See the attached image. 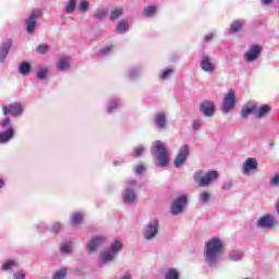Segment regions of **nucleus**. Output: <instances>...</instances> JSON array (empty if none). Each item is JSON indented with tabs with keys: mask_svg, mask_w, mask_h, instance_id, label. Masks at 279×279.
<instances>
[{
	"mask_svg": "<svg viewBox=\"0 0 279 279\" xmlns=\"http://www.w3.org/2000/svg\"><path fill=\"white\" fill-rule=\"evenodd\" d=\"M215 37V34L213 33H209L205 36V40L209 41V40H213V38Z\"/></svg>",
	"mask_w": 279,
	"mask_h": 279,
	"instance_id": "864d4df0",
	"label": "nucleus"
},
{
	"mask_svg": "<svg viewBox=\"0 0 279 279\" xmlns=\"http://www.w3.org/2000/svg\"><path fill=\"white\" fill-rule=\"evenodd\" d=\"M272 1L274 0H262V3H264V5H269Z\"/></svg>",
	"mask_w": 279,
	"mask_h": 279,
	"instance_id": "6e6d98bb",
	"label": "nucleus"
},
{
	"mask_svg": "<svg viewBox=\"0 0 279 279\" xmlns=\"http://www.w3.org/2000/svg\"><path fill=\"white\" fill-rule=\"evenodd\" d=\"M159 222L157 219L151 220L144 228L143 236L146 241H154L158 236Z\"/></svg>",
	"mask_w": 279,
	"mask_h": 279,
	"instance_id": "0eeeda50",
	"label": "nucleus"
},
{
	"mask_svg": "<svg viewBox=\"0 0 279 279\" xmlns=\"http://www.w3.org/2000/svg\"><path fill=\"white\" fill-rule=\"evenodd\" d=\"M120 250H123V243L121 241L116 240L109 250L105 251L100 255L101 263H110L114 260L117 254H119Z\"/></svg>",
	"mask_w": 279,
	"mask_h": 279,
	"instance_id": "39448f33",
	"label": "nucleus"
},
{
	"mask_svg": "<svg viewBox=\"0 0 279 279\" xmlns=\"http://www.w3.org/2000/svg\"><path fill=\"white\" fill-rule=\"evenodd\" d=\"M2 128H8L10 125V118H5L3 121L0 122Z\"/></svg>",
	"mask_w": 279,
	"mask_h": 279,
	"instance_id": "3c124183",
	"label": "nucleus"
},
{
	"mask_svg": "<svg viewBox=\"0 0 279 279\" xmlns=\"http://www.w3.org/2000/svg\"><path fill=\"white\" fill-rule=\"evenodd\" d=\"M145 171V167L143 165H138L135 168V173H137L138 175H141V173H143Z\"/></svg>",
	"mask_w": 279,
	"mask_h": 279,
	"instance_id": "8fccbe9b",
	"label": "nucleus"
},
{
	"mask_svg": "<svg viewBox=\"0 0 279 279\" xmlns=\"http://www.w3.org/2000/svg\"><path fill=\"white\" fill-rule=\"evenodd\" d=\"M171 73H173V70H171V69L163 70V72L160 75L161 80L169 78V75H171Z\"/></svg>",
	"mask_w": 279,
	"mask_h": 279,
	"instance_id": "49530a36",
	"label": "nucleus"
},
{
	"mask_svg": "<svg viewBox=\"0 0 279 279\" xmlns=\"http://www.w3.org/2000/svg\"><path fill=\"white\" fill-rule=\"evenodd\" d=\"M144 151H145V147L137 146V147L134 148L133 156L135 158H138L140 156H143Z\"/></svg>",
	"mask_w": 279,
	"mask_h": 279,
	"instance_id": "ea45409f",
	"label": "nucleus"
},
{
	"mask_svg": "<svg viewBox=\"0 0 279 279\" xmlns=\"http://www.w3.org/2000/svg\"><path fill=\"white\" fill-rule=\"evenodd\" d=\"M155 125L158 130L167 128V113L160 111L155 114Z\"/></svg>",
	"mask_w": 279,
	"mask_h": 279,
	"instance_id": "a211bd4d",
	"label": "nucleus"
},
{
	"mask_svg": "<svg viewBox=\"0 0 279 279\" xmlns=\"http://www.w3.org/2000/svg\"><path fill=\"white\" fill-rule=\"evenodd\" d=\"M89 8H90V1H88V0H81L78 2V12L86 13V12H88Z\"/></svg>",
	"mask_w": 279,
	"mask_h": 279,
	"instance_id": "c85d7f7f",
	"label": "nucleus"
},
{
	"mask_svg": "<svg viewBox=\"0 0 279 279\" xmlns=\"http://www.w3.org/2000/svg\"><path fill=\"white\" fill-rule=\"evenodd\" d=\"M232 186H234V184L232 183V181H225L222 183V191H232Z\"/></svg>",
	"mask_w": 279,
	"mask_h": 279,
	"instance_id": "79ce46f5",
	"label": "nucleus"
},
{
	"mask_svg": "<svg viewBox=\"0 0 279 279\" xmlns=\"http://www.w3.org/2000/svg\"><path fill=\"white\" fill-rule=\"evenodd\" d=\"M136 75H138V70H136V69H133L129 72L130 80H134V77H136Z\"/></svg>",
	"mask_w": 279,
	"mask_h": 279,
	"instance_id": "09e8293b",
	"label": "nucleus"
},
{
	"mask_svg": "<svg viewBox=\"0 0 279 279\" xmlns=\"http://www.w3.org/2000/svg\"><path fill=\"white\" fill-rule=\"evenodd\" d=\"M14 278L15 279H25V275L23 272H15Z\"/></svg>",
	"mask_w": 279,
	"mask_h": 279,
	"instance_id": "603ef678",
	"label": "nucleus"
},
{
	"mask_svg": "<svg viewBox=\"0 0 279 279\" xmlns=\"http://www.w3.org/2000/svg\"><path fill=\"white\" fill-rule=\"evenodd\" d=\"M221 250H223V241L219 238H213L206 243L205 247V263L209 265V267H215L217 265V260H219V256H221Z\"/></svg>",
	"mask_w": 279,
	"mask_h": 279,
	"instance_id": "f257e3e1",
	"label": "nucleus"
},
{
	"mask_svg": "<svg viewBox=\"0 0 279 279\" xmlns=\"http://www.w3.org/2000/svg\"><path fill=\"white\" fill-rule=\"evenodd\" d=\"M14 267H17L16 260L9 259L2 265L3 271H10V269H14Z\"/></svg>",
	"mask_w": 279,
	"mask_h": 279,
	"instance_id": "7c9ffc66",
	"label": "nucleus"
},
{
	"mask_svg": "<svg viewBox=\"0 0 279 279\" xmlns=\"http://www.w3.org/2000/svg\"><path fill=\"white\" fill-rule=\"evenodd\" d=\"M113 165H116V166H117V165H118V163H117V161H114V162H113Z\"/></svg>",
	"mask_w": 279,
	"mask_h": 279,
	"instance_id": "13d9d810",
	"label": "nucleus"
},
{
	"mask_svg": "<svg viewBox=\"0 0 279 279\" xmlns=\"http://www.w3.org/2000/svg\"><path fill=\"white\" fill-rule=\"evenodd\" d=\"M43 16V10L34 9L29 17L25 21L27 34H32L36 29V21Z\"/></svg>",
	"mask_w": 279,
	"mask_h": 279,
	"instance_id": "6e6552de",
	"label": "nucleus"
},
{
	"mask_svg": "<svg viewBox=\"0 0 279 279\" xmlns=\"http://www.w3.org/2000/svg\"><path fill=\"white\" fill-rule=\"evenodd\" d=\"M4 184H5V182H3L2 179H0V189H3Z\"/></svg>",
	"mask_w": 279,
	"mask_h": 279,
	"instance_id": "4d7b16f0",
	"label": "nucleus"
},
{
	"mask_svg": "<svg viewBox=\"0 0 279 279\" xmlns=\"http://www.w3.org/2000/svg\"><path fill=\"white\" fill-rule=\"evenodd\" d=\"M269 112H271V107H269V105H264V106L258 108L255 104V117H256V119H263V118L267 117V114H269Z\"/></svg>",
	"mask_w": 279,
	"mask_h": 279,
	"instance_id": "412c9836",
	"label": "nucleus"
},
{
	"mask_svg": "<svg viewBox=\"0 0 279 279\" xmlns=\"http://www.w3.org/2000/svg\"><path fill=\"white\" fill-rule=\"evenodd\" d=\"M202 125H204V121L202 120H193L192 122V130H202Z\"/></svg>",
	"mask_w": 279,
	"mask_h": 279,
	"instance_id": "a19ab883",
	"label": "nucleus"
},
{
	"mask_svg": "<svg viewBox=\"0 0 279 279\" xmlns=\"http://www.w3.org/2000/svg\"><path fill=\"white\" fill-rule=\"evenodd\" d=\"M112 46H107L100 50V56H110L112 53Z\"/></svg>",
	"mask_w": 279,
	"mask_h": 279,
	"instance_id": "a18cd8bd",
	"label": "nucleus"
},
{
	"mask_svg": "<svg viewBox=\"0 0 279 279\" xmlns=\"http://www.w3.org/2000/svg\"><path fill=\"white\" fill-rule=\"evenodd\" d=\"M256 169H258V161L256 158L251 157L242 163L241 171L243 175H251Z\"/></svg>",
	"mask_w": 279,
	"mask_h": 279,
	"instance_id": "9b49d317",
	"label": "nucleus"
},
{
	"mask_svg": "<svg viewBox=\"0 0 279 279\" xmlns=\"http://www.w3.org/2000/svg\"><path fill=\"white\" fill-rule=\"evenodd\" d=\"M123 15V9L118 8L111 12L110 21H117V19Z\"/></svg>",
	"mask_w": 279,
	"mask_h": 279,
	"instance_id": "f704fd0d",
	"label": "nucleus"
},
{
	"mask_svg": "<svg viewBox=\"0 0 279 279\" xmlns=\"http://www.w3.org/2000/svg\"><path fill=\"white\" fill-rule=\"evenodd\" d=\"M105 242H106V238L101 235L95 236L87 243L86 245L87 252L89 254H93V252H96L97 247H99L100 245H104Z\"/></svg>",
	"mask_w": 279,
	"mask_h": 279,
	"instance_id": "dca6fc26",
	"label": "nucleus"
},
{
	"mask_svg": "<svg viewBox=\"0 0 279 279\" xmlns=\"http://www.w3.org/2000/svg\"><path fill=\"white\" fill-rule=\"evenodd\" d=\"M199 110L205 117H213V114H215V102L208 100L203 101Z\"/></svg>",
	"mask_w": 279,
	"mask_h": 279,
	"instance_id": "f3484780",
	"label": "nucleus"
},
{
	"mask_svg": "<svg viewBox=\"0 0 279 279\" xmlns=\"http://www.w3.org/2000/svg\"><path fill=\"white\" fill-rule=\"evenodd\" d=\"M59 71H66L71 66V59L69 57H61L57 64Z\"/></svg>",
	"mask_w": 279,
	"mask_h": 279,
	"instance_id": "5701e85b",
	"label": "nucleus"
},
{
	"mask_svg": "<svg viewBox=\"0 0 279 279\" xmlns=\"http://www.w3.org/2000/svg\"><path fill=\"white\" fill-rule=\"evenodd\" d=\"M243 256V251H231L229 253L230 260H233L234 263H238V260H242Z\"/></svg>",
	"mask_w": 279,
	"mask_h": 279,
	"instance_id": "393cba45",
	"label": "nucleus"
},
{
	"mask_svg": "<svg viewBox=\"0 0 279 279\" xmlns=\"http://www.w3.org/2000/svg\"><path fill=\"white\" fill-rule=\"evenodd\" d=\"M15 131L12 128H9L7 131L0 133V145L9 143L14 138Z\"/></svg>",
	"mask_w": 279,
	"mask_h": 279,
	"instance_id": "4be33fe9",
	"label": "nucleus"
},
{
	"mask_svg": "<svg viewBox=\"0 0 279 279\" xmlns=\"http://www.w3.org/2000/svg\"><path fill=\"white\" fill-rule=\"evenodd\" d=\"M276 223V219L274 218L272 215L268 214L265 216H262L257 220V228H264L265 230H270V228H274Z\"/></svg>",
	"mask_w": 279,
	"mask_h": 279,
	"instance_id": "2eb2a0df",
	"label": "nucleus"
},
{
	"mask_svg": "<svg viewBox=\"0 0 279 279\" xmlns=\"http://www.w3.org/2000/svg\"><path fill=\"white\" fill-rule=\"evenodd\" d=\"M75 5H77V1L76 0H69L68 4L65 5L64 11L68 14H73V12H75Z\"/></svg>",
	"mask_w": 279,
	"mask_h": 279,
	"instance_id": "c756f323",
	"label": "nucleus"
},
{
	"mask_svg": "<svg viewBox=\"0 0 279 279\" xmlns=\"http://www.w3.org/2000/svg\"><path fill=\"white\" fill-rule=\"evenodd\" d=\"M219 179V172L211 170L208 172L204 171H197L194 174V181L197 182L198 186L205 187V186H210L213 182H216V180Z\"/></svg>",
	"mask_w": 279,
	"mask_h": 279,
	"instance_id": "7ed1b4c3",
	"label": "nucleus"
},
{
	"mask_svg": "<svg viewBox=\"0 0 279 279\" xmlns=\"http://www.w3.org/2000/svg\"><path fill=\"white\" fill-rule=\"evenodd\" d=\"M10 49H12V39H7L0 46V62H3L5 58H8V53H10Z\"/></svg>",
	"mask_w": 279,
	"mask_h": 279,
	"instance_id": "6ab92c4d",
	"label": "nucleus"
},
{
	"mask_svg": "<svg viewBox=\"0 0 279 279\" xmlns=\"http://www.w3.org/2000/svg\"><path fill=\"white\" fill-rule=\"evenodd\" d=\"M138 187V183L136 180H128L125 182V189L122 193V199L125 204H134L137 199L136 189Z\"/></svg>",
	"mask_w": 279,
	"mask_h": 279,
	"instance_id": "20e7f679",
	"label": "nucleus"
},
{
	"mask_svg": "<svg viewBox=\"0 0 279 279\" xmlns=\"http://www.w3.org/2000/svg\"><path fill=\"white\" fill-rule=\"evenodd\" d=\"M201 69L205 73L213 74L215 71H217V66H215V63H213V58L208 57V54H204L201 60Z\"/></svg>",
	"mask_w": 279,
	"mask_h": 279,
	"instance_id": "4468645a",
	"label": "nucleus"
},
{
	"mask_svg": "<svg viewBox=\"0 0 279 279\" xmlns=\"http://www.w3.org/2000/svg\"><path fill=\"white\" fill-rule=\"evenodd\" d=\"M61 254H71L73 252V242H63L60 246Z\"/></svg>",
	"mask_w": 279,
	"mask_h": 279,
	"instance_id": "a878e982",
	"label": "nucleus"
},
{
	"mask_svg": "<svg viewBox=\"0 0 279 279\" xmlns=\"http://www.w3.org/2000/svg\"><path fill=\"white\" fill-rule=\"evenodd\" d=\"M83 219H84V214L76 213L72 216V223L74 226H77L78 223H82Z\"/></svg>",
	"mask_w": 279,
	"mask_h": 279,
	"instance_id": "c9c22d12",
	"label": "nucleus"
},
{
	"mask_svg": "<svg viewBox=\"0 0 279 279\" xmlns=\"http://www.w3.org/2000/svg\"><path fill=\"white\" fill-rule=\"evenodd\" d=\"M243 27V21L236 20L231 24V33L236 34Z\"/></svg>",
	"mask_w": 279,
	"mask_h": 279,
	"instance_id": "2f4dec72",
	"label": "nucleus"
},
{
	"mask_svg": "<svg viewBox=\"0 0 279 279\" xmlns=\"http://www.w3.org/2000/svg\"><path fill=\"white\" fill-rule=\"evenodd\" d=\"M2 112L4 116L11 114V117H21V114H23V106L19 102L3 106Z\"/></svg>",
	"mask_w": 279,
	"mask_h": 279,
	"instance_id": "f8f14e48",
	"label": "nucleus"
},
{
	"mask_svg": "<svg viewBox=\"0 0 279 279\" xmlns=\"http://www.w3.org/2000/svg\"><path fill=\"white\" fill-rule=\"evenodd\" d=\"M250 114L256 117V102H248L241 111L242 119H248Z\"/></svg>",
	"mask_w": 279,
	"mask_h": 279,
	"instance_id": "aec40b11",
	"label": "nucleus"
},
{
	"mask_svg": "<svg viewBox=\"0 0 279 279\" xmlns=\"http://www.w3.org/2000/svg\"><path fill=\"white\" fill-rule=\"evenodd\" d=\"M106 14H108V11H106L105 9H99L96 11L95 17L101 21L102 19L106 17Z\"/></svg>",
	"mask_w": 279,
	"mask_h": 279,
	"instance_id": "58836bf2",
	"label": "nucleus"
},
{
	"mask_svg": "<svg viewBox=\"0 0 279 279\" xmlns=\"http://www.w3.org/2000/svg\"><path fill=\"white\" fill-rule=\"evenodd\" d=\"M120 279H132V275H130V272H126Z\"/></svg>",
	"mask_w": 279,
	"mask_h": 279,
	"instance_id": "5fc2aeb1",
	"label": "nucleus"
},
{
	"mask_svg": "<svg viewBox=\"0 0 279 279\" xmlns=\"http://www.w3.org/2000/svg\"><path fill=\"white\" fill-rule=\"evenodd\" d=\"M151 155L157 167L165 168L169 166V150H167V146L161 141H156L153 144Z\"/></svg>",
	"mask_w": 279,
	"mask_h": 279,
	"instance_id": "f03ea898",
	"label": "nucleus"
},
{
	"mask_svg": "<svg viewBox=\"0 0 279 279\" xmlns=\"http://www.w3.org/2000/svg\"><path fill=\"white\" fill-rule=\"evenodd\" d=\"M189 199L186 198V195H181L177 199L173 201L171 205V215L178 216L182 215V211L184 210V206H186Z\"/></svg>",
	"mask_w": 279,
	"mask_h": 279,
	"instance_id": "9d476101",
	"label": "nucleus"
},
{
	"mask_svg": "<svg viewBox=\"0 0 279 279\" xmlns=\"http://www.w3.org/2000/svg\"><path fill=\"white\" fill-rule=\"evenodd\" d=\"M234 106H236V95L234 94V89H230L223 97L221 108L223 114H228L230 110H233Z\"/></svg>",
	"mask_w": 279,
	"mask_h": 279,
	"instance_id": "423d86ee",
	"label": "nucleus"
},
{
	"mask_svg": "<svg viewBox=\"0 0 279 279\" xmlns=\"http://www.w3.org/2000/svg\"><path fill=\"white\" fill-rule=\"evenodd\" d=\"M119 106H121V101H119V99H113L109 102L107 110L108 112H114Z\"/></svg>",
	"mask_w": 279,
	"mask_h": 279,
	"instance_id": "473e14b6",
	"label": "nucleus"
},
{
	"mask_svg": "<svg viewBox=\"0 0 279 279\" xmlns=\"http://www.w3.org/2000/svg\"><path fill=\"white\" fill-rule=\"evenodd\" d=\"M36 75L38 80H47V75H49V70L47 68H41Z\"/></svg>",
	"mask_w": 279,
	"mask_h": 279,
	"instance_id": "e433bc0d",
	"label": "nucleus"
},
{
	"mask_svg": "<svg viewBox=\"0 0 279 279\" xmlns=\"http://www.w3.org/2000/svg\"><path fill=\"white\" fill-rule=\"evenodd\" d=\"M165 279H180V272L174 268H170L166 271Z\"/></svg>",
	"mask_w": 279,
	"mask_h": 279,
	"instance_id": "cd10ccee",
	"label": "nucleus"
},
{
	"mask_svg": "<svg viewBox=\"0 0 279 279\" xmlns=\"http://www.w3.org/2000/svg\"><path fill=\"white\" fill-rule=\"evenodd\" d=\"M189 154H191V148L189 147V145L184 144L183 146H181L174 159V167L177 169H180V167H182V165L186 162V159L189 158Z\"/></svg>",
	"mask_w": 279,
	"mask_h": 279,
	"instance_id": "1a4fd4ad",
	"label": "nucleus"
},
{
	"mask_svg": "<svg viewBox=\"0 0 279 279\" xmlns=\"http://www.w3.org/2000/svg\"><path fill=\"white\" fill-rule=\"evenodd\" d=\"M62 227L60 226V222H56L54 225H52V229L51 231L54 233V234H58V232H60V229Z\"/></svg>",
	"mask_w": 279,
	"mask_h": 279,
	"instance_id": "de8ad7c7",
	"label": "nucleus"
},
{
	"mask_svg": "<svg viewBox=\"0 0 279 279\" xmlns=\"http://www.w3.org/2000/svg\"><path fill=\"white\" fill-rule=\"evenodd\" d=\"M144 12L146 16H154L156 14V7H148Z\"/></svg>",
	"mask_w": 279,
	"mask_h": 279,
	"instance_id": "37998d69",
	"label": "nucleus"
},
{
	"mask_svg": "<svg viewBox=\"0 0 279 279\" xmlns=\"http://www.w3.org/2000/svg\"><path fill=\"white\" fill-rule=\"evenodd\" d=\"M198 202L199 204H208L210 202V193L208 192H203L198 196Z\"/></svg>",
	"mask_w": 279,
	"mask_h": 279,
	"instance_id": "72a5a7b5",
	"label": "nucleus"
},
{
	"mask_svg": "<svg viewBox=\"0 0 279 279\" xmlns=\"http://www.w3.org/2000/svg\"><path fill=\"white\" fill-rule=\"evenodd\" d=\"M64 278H66V268H62L61 270H58L53 275V279H64Z\"/></svg>",
	"mask_w": 279,
	"mask_h": 279,
	"instance_id": "4c0bfd02",
	"label": "nucleus"
},
{
	"mask_svg": "<svg viewBox=\"0 0 279 279\" xmlns=\"http://www.w3.org/2000/svg\"><path fill=\"white\" fill-rule=\"evenodd\" d=\"M49 51V46L46 44H41L37 47V52L39 53H47Z\"/></svg>",
	"mask_w": 279,
	"mask_h": 279,
	"instance_id": "c03bdc74",
	"label": "nucleus"
},
{
	"mask_svg": "<svg viewBox=\"0 0 279 279\" xmlns=\"http://www.w3.org/2000/svg\"><path fill=\"white\" fill-rule=\"evenodd\" d=\"M19 71L21 75H28L29 71H32V65L28 62H22L19 66Z\"/></svg>",
	"mask_w": 279,
	"mask_h": 279,
	"instance_id": "bb28decb",
	"label": "nucleus"
},
{
	"mask_svg": "<svg viewBox=\"0 0 279 279\" xmlns=\"http://www.w3.org/2000/svg\"><path fill=\"white\" fill-rule=\"evenodd\" d=\"M262 51H263V48L260 46L253 45L250 47L248 51L245 52L244 60H246V62H254L258 60Z\"/></svg>",
	"mask_w": 279,
	"mask_h": 279,
	"instance_id": "ddd939ff",
	"label": "nucleus"
},
{
	"mask_svg": "<svg viewBox=\"0 0 279 279\" xmlns=\"http://www.w3.org/2000/svg\"><path fill=\"white\" fill-rule=\"evenodd\" d=\"M128 29H130V24L128 23V21H125V20L120 21L117 26V33L125 34V32H128Z\"/></svg>",
	"mask_w": 279,
	"mask_h": 279,
	"instance_id": "b1692460",
	"label": "nucleus"
}]
</instances>
